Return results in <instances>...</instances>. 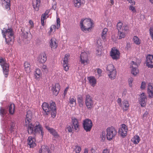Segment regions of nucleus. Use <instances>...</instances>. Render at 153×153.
Returning a JSON list of instances; mask_svg holds the SVG:
<instances>
[{
	"label": "nucleus",
	"mask_w": 153,
	"mask_h": 153,
	"mask_svg": "<svg viewBox=\"0 0 153 153\" xmlns=\"http://www.w3.org/2000/svg\"><path fill=\"white\" fill-rule=\"evenodd\" d=\"M32 118L31 114L30 111L27 112L25 125L27 127V131L29 134H33L35 136L40 135L41 138H43L44 131L42 125L39 122H36L32 124L31 123Z\"/></svg>",
	"instance_id": "obj_1"
},
{
	"label": "nucleus",
	"mask_w": 153,
	"mask_h": 153,
	"mask_svg": "<svg viewBox=\"0 0 153 153\" xmlns=\"http://www.w3.org/2000/svg\"><path fill=\"white\" fill-rule=\"evenodd\" d=\"M42 107L43 111V114L44 116H47L51 114L53 118L55 117L56 114V109L54 102H50L49 104L46 102H43Z\"/></svg>",
	"instance_id": "obj_2"
},
{
	"label": "nucleus",
	"mask_w": 153,
	"mask_h": 153,
	"mask_svg": "<svg viewBox=\"0 0 153 153\" xmlns=\"http://www.w3.org/2000/svg\"><path fill=\"white\" fill-rule=\"evenodd\" d=\"M93 24V22L90 19H82L80 22L81 28L83 31L87 32L91 28Z\"/></svg>",
	"instance_id": "obj_3"
},
{
	"label": "nucleus",
	"mask_w": 153,
	"mask_h": 153,
	"mask_svg": "<svg viewBox=\"0 0 153 153\" xmlns=\"http://www.w3.org/2000/svg\"><path fill=\"white\" fill-rule=\"evenodd\" d=\"M4 29L2 30L3 37L5 38L6 43L9 44V43L12 41V40L14 39L12 29L10 28L7 29L4 28Z\"/></svg>",
	"instance_id": "obj_4"
},
{
	"label": "nucleus",
	"mask_w": 153,
	"mask_h": 153,
	"mask_svg": "<svg viewBox=\"0 0 153 153\" xmlns=\"http://www.w3.org/2000/svg\"><path fill=\"white\" fill-rule=\"evenodd\" d=\"M106 131V138L109 140H112L117 134L116 131L113 127L108 128L107 129Z\"/></svg>",
	"instance_id": "obj_5"
},
{
	"label": "nucleus",
	"mask_w": 153,
	"mask_h": 153,
	"mask_svg": "<svg viewBox=\"0 0 153 153\" xmlns=\"http://www.w3.org/2000/svg\"><path fill=\"white\" fill-rule=\"evenodd\" d=\"M93 126L91 120L88 119H85L82 122V126L83 128L86 132L90 131Z\"/></svg>",
	"instance_id": "obj_6"
},
{
	"label": "nucleus",
	"mask_w": 153,
	"mask_h": 153,
	"mask_svg": "<svg viewBox=\"0 0 153 153\" xmlns=\"http://www.w3.org/2000/svg\"><path fill=\"white\" fill-rule=\"evenodd\" d=\"M0 65L3 69L4 74L5 75V77H7L8 74L9 65L6 62V61L3 58H0Z\"/></svg>",
	"instance_id": "obj_7"
},
{
	"label": "nucleus",
	"mask_w": 153,
	"mask_h": 153,
	"mask_svg": "<svg viewBox=\"0 0 153 153\" xmlns=\"http://www.w3.org/2000/svg\"><path fill=\"white\" fill-rule=\"evenodd\" d=\"M107 70L109 77L111 79H114L116 75V71L114 66L111 64L108 65L107 67Z\"/></svg>",
	"instance_id": "obj_8"
},
{
	"label": "nucleus",
	"mask_w": 153,
	"mask_h": 153,
	"mask_svg": "<svg viewBox=\"0 0 153 153\" xmlns=\"http://www.w3.org/2000/svg\"><path fill=\"white\" fill-rule=\"evenodd\" d=\"M94 104L92 98L88 94L85 95V104L87 108L89 110H91Z\"/></svg>",
	"instance_id": "obj_9"
},
{
	"label": "nucleus",
	"mask_w": 153,
	"mask_h": 153,
	"mask_svg": "<svg viewBox=\"0 0 153 153\" xmlns=\"http://www.w3.org/2000/svg\"><path fill=\"white\" fill-rule=\"evenodd\" d=\"M89 54V52L87 51L82 52L81 54L80 61L81 64L84 65H85L87 64L88 56Z\"/></svg>",
	"instance_id": "obj_10"
},
{
	"label": "nucleus",
	"mask_w": 153,
	"mask_h": 153,
	"mask_svg": "<svg viewBox=\"0 0 153 153\" xmlns=\"http://www.w3.org/2000/svg\"><path fill=\"white\" fill-rule=\"evenodd\" d=\"M146 65L150 68H153V55L149 54L146 57Z\"/></svg>",
	"instance_id": "obj_11"
},
{
	"label": "nucleus",
	"mask_w": 153,
	"mask_h": 153,
	"mask_svg": "<svg viewBox=\"0 0 153 153\" xmlns=\"http://www.w3.org/2000/svg\"><path fill=\"white\" fill-rule=\"evenodd\" d=\"M71 125H73L74 129L76 131H78L79 130V125L78 120L74 117L71 118Z\"/></svg>",
	"instance_id": "obj_12"
},
{
	"label": "nucleus",
	"mask_w": 153,
	"mask_h": 153,
	"mask_svg": "<svg viewBox=\"0 0 153 153\" xmlns=\"http://www.w3.org/2000/svg\"><path fill=\"white\" fill-rule=\"evenodd\" d=\"M127 130V128L126 125L123 124L121 129L119 130L118 132L120 134L121 136L123 137H124L126 134Z\"/></svg>",
	"instance_id": "obj_13"
},
{
	"label": "nucleus",
	"mask_w": 153,
	"mask_h": 153,
	"mask_svg": "<svg viewBox=\"0 0 153 153\" xmlns=\"http://www.w3.org/2000/svg\"><path fill=\"white\" fill-rule=\"evenodd\" d=\"M131 64L132 65V68L131 70V73L134 76H135L139 72L137 68L138 65L136 62L134 61H132Z\"/></svg>",
	"instance_id": "obj_14"
},
{
	"label": "nucleus",
	"mask_w": 153,
	"mask_h": 153,
	"mask_svg": "<svg viewBox=\"0 0 153 153\" xmlns=\"http://www.w3.org/2000/svg\"><path fill=\"white\" fill-rule=\"evenodd\" d=\"M36 139L32 136H29L27 139V143L30 148H33L36 146Z\"/></svg>",
	"instance_id": "obj_15"
},
{
	"label": "nucleus",
	"mask_w": 153,
	"mask_h": 153,
	"mask_svg": "<svg viewBox=\"0 0 153 153\" xmlns=\"http://www.w3.org/2000/svg\"><path fill=\"white\" fill-rule=\"evenodd\" d=\"M45 128L51 134L55 137H58L59 136L57 131L55 130L52 128H51L47 125L45 126Z\"/></svg>",
	"instance_id": "obj_16"
},
{
	"label": "nucleus",
	"mask_w": 153,
	"mask_h": 153,
	"mask_svg": "<svg viewBox=\"0 0 153 153\" xmlns=\"http://www.w3.org/2000/svg\"><path fill=\"white\" fill-rule=\"evenodd\" d=\"M120 53L118 50L117 49L112 50L111 52V56L113 59H117L119 57Z\"/></svg>",
	"instance_id": "obj_17"
},
{
	"label": "nucleus",
	"mask_w": 153,
	"mask_h": 153,
	"mask_svg": "<svg viewBox=\"0 0 153 153\" xmlns=\"http://www.w3.org/2000/svg\"><path fill=\"white\" fill-rule=\"evenodd\" d=\"M46 60L47 57L45 53L40 54L38 58V61L40 63H44Z\"/></svg>",
	"instance_id": "obj_18"
},
{
	"label": "nucleus",
	"mask_w": 153,
	"mask_h": 153,
	"mask_svg": "<svg viewBox=\"0 0 153 153\" xmlns=\"http://www.w3.org/2000/svg\"><path fill=\"white\" fill-rule=\"evenodd\" d=\"M40 0H33L32 4L34 9L36 11L39 10V7L40 5Z\"/></svg>",
	"instance_id": "obj_19"
},
{
	"label": "nucleus",
	"mask_w": 153,
	"mask_h": 153,
	"mask_svg": "<svg viewBox=\"0 0 153 153\" xmlns=\"http://www.w3.org/2000/svg\"><path fill=\"white\" fill-rule=\"evenodd\" d=\"M39 153H51V152L48 147L43 145L39 149Z\"/></svg>",
	"instance_id": "obj_20"
},
{
	"label": "nucleus",
	"mask_w": 153,
	"mask_h": 153,
	"mask_svg": "<svg viewBox=\"0 0 153 153\" xmlns=\"http://www.w3.org/2000/svg\"><path fill=\"white\" fill-rule=\"evenodd\" d=\"M77 100L79 106L82 108L84 104L83 97L81 95H78L77 96Z\"/></svg>",
	"instance_id": "obj_21"
},
{
	"label": "nucleus",
	"mask_w": 153,
	"mask_h": 153,
	"mask_svg": "<svg viewBox=\"0 0 153 153\" xmlns=\"http://www.w3.org/2000/svg\"><path fill=\"white\" fill-rule=\"evenodd\" d=\"M121 107H123V111H127L129 107L128 102L127 100H124L123 101Z\"/></svg>",
	"instance_id": "obj_22"
},
{
	"label": "nucleus",
	"mask_w": 153,
	"mask_h": 153,
	"mask_svg": "<svg viewBox=\"0 0 153 153\" xmlns=\"http://www.w3.org/2000/svg\"><path fill=\"white\" fill-rule=\"evenodd\" d=\"M10 0H4L3 2V4H4V7L6 9L9 10L10 9Z\"/></svg>",
	"instance_id": "obj_23"
},
{
	"label": "nucleus",
	"mask_w": 153,
	"mask_h": 153,
	"mask_svg": "<svg viewBox=\"0 0 153 153\" xmlns=\"http://www.w3.org/2000/svg\"><path fill=\"white\" fill-rule=\"evenodd\" d=\"M60 87H52L51 90L53 91V94L55 96H57L58 94L60 89Z\"/></svg>",
	"instance_id": "obj_24"
},
{
	"label": "nucleus",
	"mask_w": 153,
	"mask_h": 153,
	"mask_svg": "<svg viewBox=\"0 0 153 153\" xmlns=\"http://www.w3.org/2000/svg\"><path fill=\"white\" fill-rule=\"evenodd\" d=\"M50 44L51 48L55 49L56 48L57 46V45L55 42V39L53 38H52L51 39Z\"/></svg>",
	"instance_id": "obj_25"
},
{
	"label": "nucleus",
	"mask_w": 153,
	"mask_h": 153,
	"mask_svg": "<svg viewBox=\"0 0 153 153\" xmlns=\"http://www.w3.org/2000/svg\"><path fill=\"white\" fill-rule=\"evenodd\" d=\"M9 112L11 114H13L14 112L15 105L14 104H11L9 106Z\"/></svg>",
	"instance_id": "obj_26"
},
{
	"label": "nucleus",
	"mask_w": 153,
	"mask_h": 153,
	"mask_svg": "<svg viewBox=\"0 0 153 153\" xmlns=\"http://www.w3.org/2000/svg\"><path fill=\"white\" fill-rule=\"evenodd\" d=\"M140 140V137L138 135L135 136L132 139L131 141L135 144H138Z\"/></svg>",
	"instance_id": "obj_27"
},
{
	"label": "nucleus",
	"mask_w": 153,
	"mask_h": 153,
	"mask_svg": "<svg viewBox=\"0 0 153 153\" xmlns=\"http://www.w3.org/2000/svg\"><path fill=\"white\" fill-rule=\"evenodd\" d=\"M25 68V71L27 73L30 72V65L29 63L27 62H25L24 64Z\"/></svg>",
	"instance_id": "obj_28"
},
{
	"label": "nucleus",
	"mask_w": 153,
	"mask_h": 153,
	"mask_svg": "<svg viewBox=\"0 0 153 153\" xmlns=\"http://www.w3.org/2000/svg\"><path fill=\"white\" fill-rule=\"evenodd\" d=\"M140 97L138 98V100L139 103L142 107H143V92L140 95H139Z\"/></svg>",
	"instance_id": "obj_29"
},
{
	"label": "nucleus",
	"mask_w": 153,
	"mask_h": 153,
	"mask_svg": "<svg viewBox=\"0 0 153 153\" xmlns=\"http://www.w3.org/2000/svg\"><path fill=\"white\" fill-rule=\"evenodd\" d=\"M148 93L149 95V98H152L153 97L152 87H148Z\"/></svg>",
	"instance_id": "obj_30"
},
{
	"label": "nucleus",
	"mask_w": 153,
	"mask_h": 153,
	"mask_svg": "<svg viewBox=\"0 0 153 153\" xmlns=\"http://www.w3.org/2000/svg\"><path fill=\"white\" fill-rule=\"evenodd\" d=\"M117 35L119 37V39H121L122 38H124L126 36L125 33L122 31V30L118 31Z\"/></svg>",
	"instance_id": "obj_31"
},
{
	"label": "nucleus",
	"mask_w": 153,
	"mask_h": 153,
	"mask_svg": "<svg viewBox=\"0 0 153 153\" xmlns=\"http://www.w3.org/2000/svg\"><path fill=\"white\" fill-rule=\"evenodd\" d=\"M89 80L90 84L92 85H94L96 83V80L94 77H90Z\"/></svg>",
	"instance_id": "obj_32"
},
{
	"label": "nucleus",
	"mask_w": 153,
	"mask_h": 153,
	"mask_svg": "<svg viewBox=\"0 0 153 153\" xmlns=\"http://www.w3.org/2000/svg\"><path fill=\"white\" fill-rule=\"evenodd\" d=\"M41 74L40 70L39 69H36L35 71L34 75L35 76L36 78L38 79L40 76Z\"/></svg>",
	"instance_id": "obj_33"
},
{
	"label": "nucleus",
	"mask_w": 153,
	"mask_h": 153,
	"mask_svg": "<svg viewBox=\"0 0 153 153\" xmlns=\"http://www.w3.org/2000/svg\"><path fill=\"white\" fill-rule=\"evenodd\" d=\"M73 1L75 7L79 8L81 6V0H74Z\"/></svg>",
	"instance_id": "obj_34"
},
{
	"label": "nucleus",
	"mask_w": 153,
	"mask_h": 153,
	"mask_svg": "<svg viewBox=\"0 0 153 153\" xmlns=\"http://www.w3.org/2000/svg\"><path fill=\"white\" fill-rule=\"evenodd\" d=\"M133 40L135 44L138 45L140 43V39L137 36H134L133 37Z\"/></svg>",
	"instance_id": "obj_35"
},
{
	"label": "nucleus",
	"mask_w": 153,
	"mask_h": 153,
	"mask_svg": "<svg viewBox=\"0 0 153 153\" xmlns=\"http://www.w3.org/2000/svg\"><path fill=\"white\" fill-rule=\"evenodd\" d=\"M66 128L67 129L68 132L73 133L74 130V129L72 125L67 126Z\"/></svg>",
	"instance_id": "obj_36"
},
{
	"label": "nucleus",
	"mask_w": 153,
	"mask_h": 153,
	"mask_svg": "<svg viewBox=\"0 0 153 153\" xmlns=\"http://www.w3.org/2000/svg\"><path fill=\"white\" fill-rule=\"evenodd\" d=\"M108 31V29L106 28H104L102 33V39H104L105 38L106 34Z\"/></svg>",
	"instance_id": "obj_37"
},
{
	"label": "nucleus",
	"mask_w": 153,
	"mask_h": 153,
	"mask_svg": "<svg viewBox=\"0 0 153 153\" xmlns=\"http://www.w3.org/2000/svg\"><path fill=\"white\" fill-rule=\"evenodd\" d=\"M29 35H30V32H23L22 33V36L25 39H27L28 37V36Z\"/></svg>",
	"instance_id": "obj_38"
},
{
	"label": "nucleus",
	"mask_w": 153,
	"mask_h": 153,
	"mask_svg": "<svg viewBox=\"0 0 153 153\" xmlns=\"http://www.w3.org/2000/svg\"><path fill=\"white\" fill-rule=\"evenodd\" d=\"M7 112V111L5 109H3L1 107L0 108V114L2 116H5Z\"/></svg>",
	"instance_id": "obj_39"
},
{
	"label": "nucleus",
	"mask_w": 153,
	"mask_h": 153,
	"mask_svg": "<svg viewBox=\"0 0 153 153\" xmlns=\"http://www.w3.org/2000/svg\"><path fill=\"white\" fill-rule=\"evenodd\" d=\"M123 25V23L121 22H119L118 23L117 25V27L118 31L121 30V29Z\"/></svg>",
	"instance_id": "obj_40"
},
{
	"label": "nucleus",
	"mask_w": 153,
	"mask_h": 153,
	"mask_svg": "<svg viewBox=\"0 0 153 153\" xmlns=\"http://www.w3.org/2000/svg\"><path fill=\"white\" fill-rule=\"evenodd\" d=\"M69 100H70L69 103L71 104H74V103H75V105L76 104V100L74 98H70Z\"/></svg>",
	"instance_id": "obj_41"
},
{
	"label": "nucleus",
	"mask_w": 153,
	"mask_h": 153,
	"mask_svg": "<svg viewBox=\"0 0 153 153\" xmlns=\"http://www.w3.org/2000/svg\"><path fill=\"white\" fill-rule=\"evenodd\" d=\"M128 29L129 28L128 26L127 25H125L123 26L122 30H124L127 32L128 30Z\"/></svg>",
	"instance_id": "obj_42"
},
{
	"label": "nucleus",
	"mask_w": 153,
	"mask_h": 153,
	"mask_svg": "<svg viewBox=\"0 0 153 153\" xmlns=\"http://www.w3.org/2000/svg\"><path fill=\"white\" fill-rule=\"evenodd\" d=\"M132 5H131L129 6V9L130 10L132 11L133 12V13H135L136 12L135 9L134 7L132 6Z\"/></svg>",
	"instance_id": "obj_43"
},
{
	"label": "nucleus",
	"mask_w": 153,
	"mask_h": 153,
	"mask_svg": "<svg viewBox=\"0 0 153 153\" xmlns=\"http://www.w3.org/2000/svg\"><path fill=\"white\" fill-rule=\"evenodd\" d=\"M150 34L152 39L153 41V27H151L150 29Z\"/></svg>",
	"instance_id": "obj_44"
},
{
	"label": "nucleus",
	"mask_w": 153,
	"mask_h": 153,
	"mask_svg": "<svg viewBox=\"0 0 153 153\" xmlns=\"http://www.w3.org/2000/svg\"><path fill=\"white\" fill-rule=\"evenodd\" d=\"M101 49L98 48L96 49V54L97 55H100L101 54Z\"/></svg>",
	"instance_id": "obj_45"
},
{
	"label": "nucleus",
	"mask_w": 153,
	"mask_h": 153,
	"mask_svg": "<svg viewBox=\"0 0 153 153\" xmlns=\"http://www.w3.org/2000/svg\"><path fill=\"white\" fill-rule=\"evenodd\" d=\"M64 70L66 71H67L69 70L68 64H63Z\"/></svg>",
	"instance_id": "obj_46"
},
{
	"label": "nucleus",
	"mask_w": 153,
	"mask_h": 153,
	"mask_svg": "<svg viewBox=\"0 0 153 153\" xmlns=\"http://www.w3.org/2000/svg\"><path fill=\"white\" fill-rule=\"evenodd\" d=\"M81 150V147L80 146H77L75 149V151L76 153H79Z\"/></svg>",
	"instance_id": "obj_47"
},
{
	"label": "nucleus",
	"mask_w": 153,
	"mask_h": 153,
	"mask_svg": "<svg viewBox=\"0 0 153 153\" xmlns=\"http://www.w3.org/2000/svg\"><path fill=\"white\" fill-rule=\"evenodd\" d=\"M56 28V26L55 25H52L50 27V30L49 31V32L50 33H51L52 32L53 30H55Z\"/></svg>",
	"instance_id": "obj_48"
},
{
	"label": "nucleus",
	"mask_w": 153,
	"mask_h": 153,
	"mask_svg": "<svg viewBox=\"0 0 153 153\" xmlns=\"http://www.w3.org/2000/svg\"><path fill=\"white\" fill-rule=\"evenodd\" d=\"M57 22V29L59 27L60 23V20L59 18H58L56 20Z\"/></svg>",
	"instance_id": "obj_49"
},
{
	"label": "nucleus",
	"mask_w": 153,
	"mask_h": 153,
	"mask_svg": "<svg viewBox=\"0 0 153 153\" xmlns=\"http://www.w3.org/2000/svg\"><path fill=\"white\" fill-rule=\"evenodd\" d=\"M131 48V45L130 43H127L126 48L127 50H129Z\"/></svg>",
	"instance_id": "obj_50"
},
{
	"label": "nucleus",
	"mask_w": 153,
	"mask_h": 153,
	"mask_svg": "<svg viewBox=\"0 0 153 153\" xmlns=\"http://www.w3.org/2000/svg\"><path fill=\"white\" fill-rule=\"evenodd\" d=\"M117 102L118 104L120 106L122 107V104L121 103V100L120 98H119L117 101Z\"/></svg>",
	"instance_id": "obj_51"
},
{
	"label": "nucleus",
	"mask_w": 153,
	"mask_h": 153,
	"mask_svg": "<svg viewBox=\"0 0 153 153\" xmlns=\"http://www.w3.org/2000/svg\"><path fill=\"white\" fill-rule=\"evenodd\" d=\"M68 59L67 58V57H66V56H65V57L64 58V59L63 61V64H67L68 63Z\"/></svg>",
	"instance_id": "obj_52"
},
{
	"label": "nucleus",
	"mask_w": 153,
	"mask_h": 153,
	"mask_svg": "<svg viewBox=\"0 0 153 153\" xmlns=\"http://www.w3.org/2000/svg\"><path fill=\"white\" fill-rule=\"evenodd\" d=\"M52 8L54 10H55L56 8V3L54 1L53 2Z\"/></svg>",
	"instance_id": "obj_53"
},
{
	"label": "nucleus",
	"mask_w": 153,
	"mask_h": 153,
	"mask_svg": "<svg viewBox=\"0 0 153 153\" xmlns=\"http://www.w3.org/2000/svg\"><path fill=\"white\" fill-rule=\"evenodd\" d=\"M128 80L129 86H132V82L133 81L132 78H130L128 79Z\"/></svg>",
	"instance_id": "obj_54"
},
{
	"label": "nucleus",
	"mask_w": 153,
	"mask_h": 153,
	"mask_svg": "<svg viewBox=\"0 0 153 153\" xmlns=\"http://www.w3.org/2000/svg\"><path fill=\"white\" fill-rule=\"evenodd\" d=\"M68 87H67L66 88H65V89L64 90V94H63L64 96V97L66 94H67V92L68 91Z\"/></svg>",
	"instance_id": "obj_55"
},
{
	"label": "nucleus",
	"mask_w": 153,
	"mask_h": 153,
	"mask_svg": "<svg viewBox=\"0 0 153 153\" xmlns=\"http://www.w3.org/2000/svg\"><path fill=\"white\" fill-rule=\"evenodd\" d=\"M128 2L130 3L131 5H134L135 3V2L132 0H127Z\"/></svg>",
	"instance_id": "obj_56"
},
{
	"label": "nucleus",
	"mask_w": 153,
	"mask_h": 153,
	"mask_svg": "<svg viewBox=\"0 0 153 153\" xmlns=\"http://www.w3.org/2000/svg\"><path fill=\"white\" fill-rule=\"evenodd\" d=\"M103 153H110V151L109 150L105 149L103 150Z\"/></svg>",
	"instance_id": "obj_57"
},
{
	"label": "nucleus",
	"mask_w": 153,
	"mask_h": 153,
	"mask_svg": "<svg viewBox=\"0 0 153 153\" xmlns=\"http://www.w3.org/2000/svg\"><path fill=\"white\" fill-rule=\"evenodd\" d=\"M29 24L31 25V27H33V22L31 20H30L29 21Z\"/></svg>",
	"instance_id": "obj_58"
},
{
	"label": "nucleus",
	"mask_w": 153,
	"mask_h": 153,
	"mask_svg": "<svg viewBox=\"0 0 153 153\" xmlns=\"http://www.w3.org/2000/svg\"><path fill=\"white\" fill-rule=\"evenodd\" d=\"M46 15H45V14H43L42 16L41 19H43L44 20H45L46 19Z\"/></svg>",
	"instance_id": "obj_59"
},
{
	"label": "nucleus",
	"mask_w": 153,
	"mask_h": 153,
	"mask_svg": "<svg viewBox=\"0 0 153 153\" xmlns=\"http://www.w3.org/2000/svg\"><path fill=\"white\" fill-rule=\"evenodd\" d=\"M97 73L99 74H101L102 73L101 70L100 69L98 68L97 70Z\"/></svg>",
	"instance_id": "obj_60"
},
{
	"label": "nucleus",
	"mask_w": 153,
	"mask_h": 153,
	"mask_svg": "<svg viewBox=\"0 0 153 153\" xmlns=\"http://www.w3.org/2000/svg\"><path fill=\"white\" fill-rule=\"evenodd\" d=\"M42 67L43 69L44 70H47V67L45 65H43Z\"/></svg>",
	"instance_id": "obj_61"
},
{
	"label": "nucleus",
	"mask_w": 153,
	"mask_h": 153,
	"mask_svg": "<svg viewBox=\"0 0 153 153\" xmlns=\"http://www.w3.org/2000/svg\"><path fill=\"white\" fill-rule=\"evenodd\" d=\"M3 121L4 123L6 125L7 124H8V123H9L10 122H11L10 120H9V121H6L5 119Z\"/></svg>",
	"instance_id": "obj_62"
},
{
	"label": "nucleus",
	"mask_w": 153,
	"mask_h": 153,
	"mask_svg": "<svg viewBox=\"0 0 153 153\" xmlns=\"http://www.w3.org/2000/svg\"><path fill=\"white\" fill-rule=\"evenodd\" d=\"M49 12V10H47L45 11V13H44V14H45V15L47 16Z\"/></svg>",
	"instance_id": "obj_63"
},
{
	"label": "nucleus",
	"mask_w": 153,
	"mask_h": 153,
	"mask_svg": "<svg viewBox=\"0 0 153 153\" xmlns=\"http://www.w3.org/2000/svg\"><path fill=\"white\" fill-rule=\"evenodd\" d=\"M44 20L43 19H41V24L42 26H44L45 25V23H44Z\"/></svg>",
	"instance_id": "obj_64"
}]
</instances>
